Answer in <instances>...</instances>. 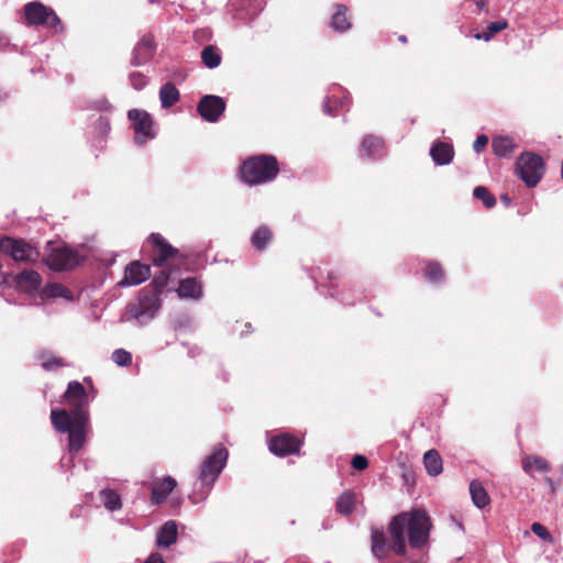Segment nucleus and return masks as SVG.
<instances>
[{
  "mask_svg": "<svg viewBox=\"0 0 563 563\" xmlns=\"http://www.w3.org/2000/svg\"><path fill=\"white\" fill-rule=\"evenodd\" d=\"M36 357L41 361V366L45 371H55L66 365L62 357H58L48 351L38 352Z\"/></svg>",
  "mask_w": 563,
  "mask_h": 563,
  "instance_id": "c756f323",
  "label": "nucleus"
},
{
  "mask_svg": "<svg viewBox=\"0 0 563 563\" xmlns=\"http://www.w3.org/2000/svg\"><path fill=\"white\" fill-rule=\"evenodd\" d=\"M112 360L119 366H128L132 363V354L125 350L119 349L112 353Z\"/></svg>",
  "mask_w": 563,
  "mask_h": 563,
  "instance_id": "4c0bfd02",
  "label": "nucleus"
},
{
  "mask_svg": "<svg viewBox=\"0 0 563 563\" xmlns=\"http://www.w3.org/2000/svg\"><path fill=\"white\" fill-rule=\"evenodd\" d=\"M545 170L543 158L534 153H522L516 163L517 175L528 187H536Z\"/></svg>",
  "mask_w": 563,
  "mask_h": 563,
  "instance_id": "423d86ee",
  "label": "nucleus"
},
{
  "mask_svg": "<svg viewBox=\"0 0 563 563\" xmlns=\"http://www.w3.org/2000/svg\"><path fill=\"white\" fill-rule=\"evenodd\" d=\"M170 273L166 269H162L158 274H156L150 284L153 287V290H150L153 295H156L158 298L163 292L165 286L168 284Z\"/></svg>",
  "mask_w": 563,
  "mask_h": 563,
  "instance_id": "c9c22d12",
  "label": "nucleus"
},
{
  "mask_svg": "<svg viewBox=\"0 0 563 563\" xmlns=\"http://www.w3.org/2000/svg\"><path fill=\"white\" fill-rule=\"evenodd\" d=\"M346 12H347V8L345 5H343V4L336 5V10L331 19V26L335 31L343 32V31H346L350 29L351 22L347 18Z\"/></svg>",
  "mask_w": 563,
  "mask_h": 563,
  "instance_id": "c85d7f7f",
  "label": "nucleus"
},
{
  "mask_svg": "<svg viewBox=\"0 0 563 563\" xmlns=\"http://www.w3.org/2000/svg\"><path fill=\"white\" fill-rule=\"evenodd\" d=\"M340 274L335 271H329L327 273L328 286L338 287L339 286Z\"/></svg>",
  "mask_w": 563,
  "mask_h": 563,
  "instance_id": "a18cd8bd",
  "label": "nucleus"
},
{
  "mask_svg": "<svg viewBox=\"0 0 563 563\" xmlns=\"http://www.w3.org/2000/svg\"><path fill=\"white\" fill-rule=\"evenodd\" d=\"M302 441L289 433L274 435L268 442L269 451L282 457L299 453Z\"/></svg>",
  "mask_w": 563,
  "mask_h": 563,
  "instance_id": "f8f14e48",
  "label": "nucleus"
},
{
  "mask_svg": "<svg viewBox=\"0 0 563 563\" xmlns=\"http://www.w3.org/2000/svg\"><path fill=\"white\" fill-rule=\"evenodd\" d=\"M492 147L498 157H507L515 151L517 145L511 137L496 136L493 139Z\"/></svg>",
  "mask_w": 563,
  "mask_h": 563,
  "instance_id": "bb28decb",
  "label": "nucleus"
},
{
  "mask_svg": "<svg viewBox=\"0 0 563 563\" xmlns=\"http://www.w3.org/2000/svg\"><path fill=\"white\" fill-rule=\"evenodd\" d=\"M431 521L422 509L400 512L393 517L388 525L391 543L388 544L386 533L382 529L373 528L371 531V550L375 558L384 560L391 550L395 554H406V533L411 548L421 549L429 540Z\"/></svg>",
  "mask_w": 563,
  "mask_h": 563,
  "instance_id": "f257e3e1",
  "label": "nucleus"
},
{
  "mask_svg": "<svg viewBox=\"0 0 563 563\" xmlns=\"http://www.w3.org/2000/svg\"><path fill=\"white\" fill-rule=\"evenodd\" d=\"M424 277L431 283H440L444 278V271L442 265L435 261H429L426 263L423 269Z\"/></svg>",
  "mask_w": 563,
  "mask_h": 563,
  "instance_id": "72a5a7b5",
  "label": "nucleus"
},
{
  "mask_svg": "<svg viewBox=\"0 0 563 563\" xmlns=\"http://www.w3.org/2000/svg\"><path fill=\"white\" fill-rule=\"evenodd\" d=\"M488 144V136L481 134L476 137L473 143V148L476 153H482Z\"/></svg>",
  "mask_w": 563,
  "mask_h": 563,
  "instance_id": "37998d69",
  "label": "nucleus"
},
{
  "mask_svg": "<svg viewBox=\"0 0 563 563\" xmlns=\"http://www.w3.org/2000/svg\"><path fill=\"white\" fill-rule=\"evenodd\" d=\"M176 486V479L170 476L155 481L151 487V503L153 505H161L166 500Z\"/></svg>",
  "mask_w": 563,
  "mask_h": 563,
  "instance_id": "f3484780",
  "label": "nucleus"
},
{
  "mask_svg": "<svg viewBox=\"0 0 563 563\" xmlns=\"http://www.w3.org/2000/svg\"><path fill=\"white\" fill-rule=\"evenodd\" d=\"M151 276V267L139 261L131 262L124 271V277L120 286L140 285Z\"/></svg>",
  "mask_w": 563,
  "mask_h": 563,
  "instance_id": "2eb2a0df",
  "label": "nucleus"
},
{
  "mask_svg": "<svg viewBox=\"0 0 563 563\" xmlns=\"http://www.w3.org/2000/svg\"><path fill=\"white\" fill-rule=\"evenodd\" d=\"M279 173V163L274 155L258 154L243 161L239 167L240 179L250 186L274 180Z\"/></svg>",
  "mask_w": 563,
  "mask_h": 563,
  "instance_id": "f03ea898",
  "label": "nucleus"
},
{
  "mask_svg": "<svg viewBox=\"0 0 563 563\" xmlns=\"http://www.w3.org/2000/svg\"><path fill=\"white\" fill-rule=\"evenodd\" d=\"M25 24L29 26H46L53 29L56 33L64 31L62 20L56 12L42 2L32 1L23 7Z\"/></svg>",
  "mask_w": 563,
  "mask_h": 563,
  "instance_id": "39448f33",
  "label": "nucleus"
},
{
  "mask_svg": "<svg viewBox=\"0 0 563 563\" xmlns=\"http://www.w3.org/2000/svg\"><path fill=\"white\" fill-rule=\"evenodd\" d=\"M423 464L430 476H437L443 471V461L440 453L431 449L423 455Z\"/></svg>",
  "mask_w": 563,
  "mask_h": 563,
  "instance_id": "b1692460",
  "label": "nucleus"
},
{
  "mask_svg": "<svg viewBox=\"0 0 563 563\" xmlns=\"http://www.w3.org/2000/svg\"><path fill=\"white\" fill-rule=\"evenodd\" d=\"M507 26H508V22L506 20H499V21L490 22L488 24V30H489L490 34L495 35L498 32L507 29Z\"/></svg>",
  "mask_w": 563,
  "mask_h": 563,
  "instance_id": "c03bdc74",
  "label": "nucleus"
},
{
  "mask_svg": "<svg viewBox=\"0 0 563 563\" xmlns=\"http://www.w3.org/2000/svg\"><path fill=\"white\" fill-rule=\"evenodd\" d=\"M64 398L70 407V411L68 412L70 413L71 418L89 417V399L87 391L81 383L77 380L70 382L64 394Z\"/></svg>",
  "mask_w": 563,
  "mask_h": 563,
  "instance_id": "9d476101",
  "label": "nucleus"
},
{
  "mask_svg": "<svg viewBox=\"0 0 563 563\" xmlns=\"http://www.w3.org/2000/svg\"><path fill=\"white\" fill-rule=\"evenodd\" d=\"M134 130V141L139 145L145 144L148 140L155 137L153 130V119L148 112L139 109H132L128 112Z\"/></svg>",
  "mask_w": 563,
  "mask_h": 563,
  "instance_id": "9b49d317",
  "label": "nucleus"
},
{
  "mask_svg": "<svg viewBox=\"0 0 563 563\" xmlns=\"http://www.w3.org/2000/svg\"><path fill=\"white\" fill-rule=\"evenodd\" d=\"M100 125L104 124L106 126H109L108 121L103 120L102 118L99 119Z\"/></svg>",
  "mask_w": 563,
  "mask_h": 563,
  "instance_id": "603ef678",
  "label": "nucleus"
},
{
  "mask_svg": "<svg viewBox=\"0 0 563 563\" xmlns=\"http://www.w3.org/2000/svg\"><path fill=\"white\" fill-rule=\"evenodd\" d=\"M159 307V298L150 290L143 289L137 302L130 305L128 312L142 324L153 319Z\"/></svg>",
  "mask_w": 563,
  "mask_h": 563,
  "instance_id": "1a4fd4ad",
  "label": "nucleus"
},
{
  "mask_svg": "<svg viewBox=\"0 0 563 563\" xmlns=\"http://www.w3.org/2000/svg\"><path fill=\"white\" fill-rule=\"evenodd\" d=\"M470 493H471L472 501L474 503V505L477 508L482 509V508L486 507L487 505H489V503H490L489 495L479 481L473 479L470 483Z\"/></svg>",
  "mask_w": 563,
  "mask_h": 563,
  "instance_id": "393cba45",
  "label": "nucleus"
},
{
  "mask_svg": "<svg viewBox=\"0 0 563 563\" xmlns=\"http://www.w3.org/2000/svg\"><path fill=\"white\" fill-rule=\"evenodd\" d=\"M130 82L134 89L141 90L146 86L147 80L142 73L134 71L130 75Z\"/></svg>",
  "mask_w": 563,
  "mask_h": 563,
  "instance_id": "ea45409f",
  "label": "nucleus"
},
{
  "mask_svg": "<svg viewBox=\"0 0 563 563\" xmlns=\"http://www.w3.org/2000/svg\"><path fill=\"white\" fill-rule=\"evenodd\" d=\"M201 59L206 67L216 68L220 65L222 57L218 47L208 45L201 52Z\"/></svg>",
  "mask_w": 563,
  "mask_h": 563,
  "instance_id": "2f4dec72",
  "label": "nucleus"
},
{
  "mask_svg": "<svg viewBox=\"0 0 563 563\" xmlns=\"http://www.w3.org/2000/svg\"><path fill=\"white\" fill-rule=\"evenodd\" d=\"M0 253L10 256L15 262L34 263L40 253L32 244L22 239L2 236L0 239Z\"/></svg>",
  "mask_w": 563,
  "mask_h": 563,
  "instance_id": "6e6552de",
  "label": "nucleus"
},
{
  "mask_svg": "<svg viewBox=\"0 0 563 563\" xmlns=\"http://www.w3.org/2000/svg\"><path fill=\"white\" fill-rule=\"evenodd\" d=\"M342 102L338 99L328 98L323 103V111L329 115H335Z\"/></svg>",
  "mask_w": 563,
  "mask_h": 563,
  "instance_id": "a19ab883",
  "label": "nucleus"
},
{
  "mask_svg": "<svg viewBox=\"0 0 563 563\" xmlns=\"http://www.w3.org/2000/svg\"><path fill=\"white\" fill-rule=\"evenodd\" d=\"M384 140L376 135H366L360 146V156L362 158L380 157L384 151Z\"/></svg>",
  "mask_w": 563,
  "mask_h": 563,
  "instance_id": "a211bd4d",
  "label": "nucleus"
},
{
  "mask_svg": "<svg viewBox=\"0 0 563 563\" xmlns=\"http://www.w3.org/2000/svg\"><path fill=\"white\" fill-rule=\"evenodd\" d=\"M398 40H399L401 43H404V44H406V43H407V37H406V35H400V36L398 37Z\"/></svg>",
  "mask_w": 563,
  "mask_h": 563,
  "instance_id": "3c124183",
  "label": "nucleus"
},
{
  "mask_svg": "<svg viewBox=\"0 0 563 563\" xmlns=\"http://www.w3.org/2000/svg\"><path fill=\"white\" fill-rule=\"evenodd\" d=\"M493 36H494V35H493V34H490V32H489V30H488V29H487V31H486V32H482V33H477V34H475V38H476V40H483V41H486V42H488L489 40H492V37H493Z\"/></svg>",
  "mask_w": 563,
  "mask_h": 563,
  "instance_id": "de8ad7c7",
  "label": "nucleus"
},
{
  "mask_svg": "<svg viewBox=\"0 0 563 563\" xmlns=\"http://www.w3.org/2000/svg\"><path fill=\"white\" fill-rule=\"evenodd\" d=\"M69 294V289L58 283L47 284L41 291L42 298H67Z\"/></svg>",
  "mask_w": 563,
  "mask_h": 563,
  "instance_id": "f704fd0d",
  "label": "nucleus"
},
{
  "mask_svg": "<svg viewBox=\"0 0 563 563\" xmlns=\"http://www.w3.org/2000/svg\"><path fill=\"white\" fill-rule=\"evenodd\" d=\"M15 283L24 291H36L42 284L41 275L32 269H25L16 275Z\"/></svg>",
  "mask_w": 563,
  "mask_h": 563,
  "instance_id": "6ab92c4d",
  "label": "nucleus"
},
{
  "mask_svg": "<svg viewBox=\"0 0 563 563\" xmlns=\"http://www.w3.org/2000/svg\"><path fill=\"white\" fill-rule=\"evenodd\" d=\"M147 242L152 246L150 257L154 266H169L179 269L187 265L188 256L180 250L169 244L162 234L152 233L148 236Z\"/></svg>",
  "mask_w": 563,
  "mask_h": 563,
  "instance_id": "20e7f679",
  "label": "nucleus"
},
{
  "mask_svg": "<svg viewBox=\"0 0 563 563\" xmlns=\"http://www.w3.org/2000/svg\"><path fill=\"white\" fill-rule=\"evenodd\" d=\"M561 176H562V179H563V161H562Z\"/></svg>",
  "mask_w": 563,
  "mask_h": 563,
  "instance_id": "864d4df0",
  "label": "nucleus"
},
{
  "mask_svg": "<svg viewBox=\"0 0 563 563\" xmlns=\"http://www.w3.org/2000/svg\"><path fill=\"white\" fill-rule=\"evenodd\" d=\"M531 531L538 536L541 540L548 542V543H554V539L552 534L549 532V530L541 525L540 522H533L531 525Z\"/></svg>",
  "mask_w": 563,
  "mask_h": 563,
  "instance_id": "58836bf2",
  "label": "nucleus"
},
{
  "mask_svg": "<svg viewBox=\"0 0 563 563\" xmlns=\"http://www.w3.org/2000/svg\"><path fill=\"white\" fill-rule=\"evenodd\" d=\"M473 196L476 199L482 200L483 205L487 209H490V208L495 207V205H496L495 196L492 195L490 191L488 190V188H486L484 186L475 187L474 191H473Z\"/></svg>",
  "mask_w": 563,
  "mask_h": 563,
  "instance_id": "e433bc0d",
  "label": "nucleus"
},
{
  "mask_svg": "<svg viewBox=\"0 0 563 563\" xmlns=\"http://www.w3.org/2000/svg\"><path fill=\"white\" fill-rule=\"evenodd\" d=\"M101 500L103 503V506L110 510H119L122 507V501L120 495L110 488L102 489L100 492Z\"/></svg>",
  "mask_w": 563,
  "mask_h": 563,
  "instance_id": "473e14b6",
  "label": "nucleus"
},
{
  "mask_svg": "<svg viewBox=\"0 0 563 563\" xmlns=\"http://www.w3.org/2000/svg\"><path fill=\"white\" fill-rule=\"evenodd\" d=\"M228 456V450L224 446L219 445L202 463L199 481L201 486L207 488L206 493L210 490V487L225 466Z\"/></svg>",
  "mask_w": 563,
  "mask_h": 563,
  "instance_id": "0eeeda50",
  "label": "nucleus"
},
{
  "mask_svg": "<svg viewBox=\"0 0 563 563\" xmlns=\"http://www.w3.org/2000/svg\"><path fill=\"white\" fill-rule=\"evenodd\" d=\"M352 466L357 471H364L368 466V461L364 455H355L351 462Z\"/></svg>",
  "mask_w": 563,
  "mask_h": 563,
  "instance_id": "79ce46f5",
  "label": "nucleus"
},
{
  "mask_svg": "<svg viewBox=\"0 0 563 563\" xmlns=\"http://www.w3.org/2000/svg\"><path fill=\"white\" fill-rule=\"evenodd\" d=\"M177 294L180 298L199 299L202 296V285L196 277H187L179 282Z\"/></svg>",
  "mask_w": 563,
  "mask_h": 563,
  "instance_id": "aec40b11",
  "label": "nucleus"
},
{
  "mask_svg": "<svg viewBox=\"0 0 563 563\" xmlns=\"http://www.w3.org/2000/svg\"><path fill=\"white\" fill-rule=\"evenodd\" d=\"M155 51L154 37L152 35H144L133 51L131 64L140 66L147 63L154 56Z\"/></svg>",
  "mask_w": 563,
  "mask_h": 563,
  "instance_id": "dca6fc26",
  "label": "nucleus"
},
{
  "mask_svg": "<svg viewBox=\"0 0 563 563\" xmlns=\"http://www.w3.org/2000/svg\"><path fill=\"white\" fill-rule=\"evenodd\" d=\"M544 482L550 487L552 494H554L555 487H554V483H553L552 478H550L549 476H545Z\"/></svg>",
  "mask_w": 563,
  "mask_h": 563,
  "instance_id": "09e8293b",
  "label": "nucleus"
},
{
  "mask_svg": "<svg viewBox=\"0 0 563 563\" xmlns=\"http://www.w3.org/2000/svg\"><path fill=\"white\" fill-rule=\"evenodd\" d=\"M177 525L174 520L165 522L157 534V545L168 548L177 540Z\"/></svg>",
  "mask_w": 563,
  "mask_h": 563,
  "instance_id": "5701e85b",
  "label": "nucleus"
},
{
  "mask_svg": "<svg viewBox=\"0 0 563 563\" xmlns=\"http://www.w3.org/2000/svg\"><path fill=\"white\" fill-rule=\"evenodd\" d=\"M272 238V230L267 225H261L252 234L251 243L257 251H263L271 242Z\"/></svg>",
  "mask_w": 563,
  "mask_h": 563,
  "instance_id": "cd10ccee",
  "label": "nucleus"
},
{
  "mask_svg": "<svg viewBox=\"0 0 563 563\" xmlns=\"http://www.w3.org/2000/svg\"><path fill=\"white\" fill-rule=\"evenodd\" d=\"M356 496L352 492H344L336 500V511L341 515H351L355 509Z\"/></svg>",
  "mask_w": 563,
  "mask_h": 563,
  "instance_id": "7c9ffc66",
  "label": "nucleus"
},
{
  "mask_svg": "<svg viewBox=\"0 0 563 563\" xmlns=\"http://www.w3.org/2000/svg\"><path fill=\"white\" fill-rule=\"evenodd\" d=\"M430 155L435 164L446 165L450 164L454 156L453 146L445 142H437L430 150Z\"/></svg>",
  "mask_w": 563,
  "mask_h": 563,
  "instance_id": "4be33fe9",
  "label": "nucleus"
},
{
  "mask_svg": "<svg viewBox=\"0 0 563 563\" xmlns=\"http://www.w3.org/2000/svg\"><path fill=\"white\" fill-rule=\"evenodd\" d=\"M223 98L214 95H206L198 102L197 110L203 120L217 122L225 110Z\"/></svg>",
  "mask_w": 563,
  "mask_h": 563,
  "instance_id": "ddd939ff",
  "label": "nucleus"
},
{
  "mask_svg": "<svg viewBox=\"0 0 563 563\" xmlns=\"http://www.w3.org/2000/svg\"><path fill=\"white\" fill-rule=\"evenodd\" d=\"M180 93L173 82H166L159 89L162 107L167 109L179 101Z\"/></svg>",
  "mask_w": 563,
  "mask_h": 563,
  "instance_id": "a878e982",
  "label": "nucleus"
},
{
  "mask_svg": "<svg viewBox=\"0 0 563 563\" xmlns=\"http://www.w3.org/2000/svg\"><path fill=\"white\" fill-rule=\"evenodd\" d=\"M500 201H501L506 207L510 206V203H511V199L509 198V196H508V195H501V196H500Z\"/></svg>",
  "mask_w": 563,
  "mask_h": 563,
  "instance_id": "8fccbe9b",
  "label": "nucleus"
},
{
  "mask_svg": "<svg viewBox=\"0 0 563 563\" xmlns=\"http://www.w3.org/2000/svg\"><path fill=\"white\" fill-rule=\"evenodd\" d=\"M144 563H165L159 553H153Z\"/></svg>",
  "mask_w": 563,
  "mask_h": 563,
  "instance_id": "49530a36",
  "label": "nucleus"
},
{
  "mask_svg": "<svg viewBox=\"0 0 563 563\" xmlns=\"http://www.w3.org/2000/svg\"><path fill=\"white\" fill-rule=\"evenodd\" d=\"M46 264L56 272L68 271L78 264V257L75 252L67 247H56L47 255Z\"/></svg>",
  "mask_w": 563,
  "mask_h": 563,
  "instance_id": "4468645a",
  "label": "nucleus"
},
{
  "mask_svg": "<svg viewBox=\"0 0 563 563\" xmlns=\"http://www.w3.org/2000/svg\"><path fill=\"white\" fill-rule=\"evenodd\" d=\"M51 421L59 433H68V450L77 453L86 443V434L89 429V417L71 418L66 409H53Z\"/></svg>",
  "mask_w": 563,
  "mask_h": 563,
  "instance_id": "7ed1b4c3",
  "label": "nucleus"
},
{
  "mask_svg": "<svg viewBox=\"0 0 563 563\" xmlns=\"http://www.w3.org/2000/svg\"><path fill=\"white\" fill-rule=\"evenodd\" d=\"M522 470L530 476H533L534 472L548 474L552 466L549 461L539 455H527L522 460Z\"/></svg>",
  "mask_w": 563,
  "mask_h": 563,
  "instance_id": "412c9836",
  "label": "nucleus"
}]
</instances>
